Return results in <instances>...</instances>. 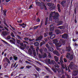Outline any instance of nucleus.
Here are the masks:
<instances>
[{"label": "nucleus", "mask_w": 78, "mask_h": 78, "mask_svg": "<svg viewBox=\"0 0 78 78\" xmlns=\"http://www.w3.org/2000/svg\"><path fill=\"white\" fill-rule=\"evenodd\" d=\"M59 14L58 12H51L49 16V20L50 21H51L53 19L54 20H56V19H58V18H59Z\"/></svg>", "instance_id": "obj_1"}, {"label": "nucleus", "mask_w": 78, "mask_h": 78, "mask_svg": "<svg viewBox=\"0 0 78 78\" xmlns=\"http://www.w3.org/2000/svg\"><path fill=\"white\" fill-rule=\"evenodd\" d=\"M36 5L38 6H40L41 9H44V8L45 10H47V7L45 6V3L44 2H36Z\"/></svg>", "instance_id": "obj_2"}, {"label": "nucleus", "mask_w": 78, "mask_h": 78, "mask_svg": "<svg viewBox=\"0 0 78 78\" xmlns=\"http://www.w3.org/2000/svg\"><path fill=\"white\" fill-rule=\"evenodd\" d=\"M59 42L60 43H58L55 44V46L57 47H61L62 44L63 45H65L66 44L65 40L62 39H60Z\"/></svg>", "instance_id": "obj_3"}, {"label": "nucleus", "mask_w": 78, "mask_h": 78, "mask_svg": "<svg viewBox=\"0 0 78 78\" xmlns=\"http://www.w3.org/2000/svg\"><path fill=\"white\" fill-rule=\"evenodd\" d=\"M69 67L71 70H78V66L76 65H75L73 62H70V64L69 65Z\"/></svg>", "instance_id": "obj_4"}, {"label": "nucleus", "mask_w": 78, "mask_h": 78, "mask_svg": "<svg viewBox=\"0 0 78 78\" xmlns=\"http://www.w3.org/2000/svg\"><path fill=\"white\" fill-rule=\"evenodd\" d=\"M52 69L54 73H56L57 71V72H58L59 75H62V72L60 68H52Z\"/></svg>", "instance_id": "obj_5"}, {"label": "nucleus", "mask_w": 78, "mask_h": 78, "mask_svg": "<svg viewBox=\"0 0 78 78\" xmlns=\"http://www.w3.org/2000/svg\"><path fill=\"white\" fill-rule=\"evenodd\" d=\"M61 66H62V68L61 69H65L66 70V71H67L68 70L69 72H71V71H70V67L69 66H67L68 67V68L67 67V66L66 65L65 66V67H64V65L63 64H62L61 65Z\"/></svg>", "instance_id": "obj_6"}, {"label": "nucleus", "mask_w": 78, "mask_h": 78, "mask_svg": "<svg viewBox=\"0 0 78 78\" xmlns=\"http://www.w3.org/2000/svg\"><path fill=\"white\" fill-rule=\"evenodd\" d=\"M49 35L50 36V38L51 39H54L56 36L55 34H53V32H49Z\"/></svg>", "instance_id": "obj_7"}, {"label": "nucleus", "mask_w": 78, "mask_h": 78, "mask_svg": "<svg viewBox=\"0 0 78 78\" xmlns=\"http://www.w3.org/2000/svg\"><path fill=\"white\" fill-rule=\"evenodd\" d=\"M20 45H21V46H22V47H20V48H21V49L22 50H24V49H25V48H26V47H27V44H24L23 45V43H20Z\"/></svg>", "instance_id": "obj_8"}, {"label": "nucleus", "mask_w": 78, "mask_h": 78, "mask_svg": "<svg viewBox=\"0 0 78 78\" xmlns=\"http://www.w3.org/2000/svg\"><path fill=\"white\" fill-rule=\"evenodd\" d=\"M12 40H9V41L10 43L11 44H14V45H15L16 44V39L13 37L11 38Z\"/></svg>", "instance_id": "obj_9"}, {"label": "nucleus", "mask_w": 78, "mask_h": 78, "mask_svg": "<svg viewBox=\"0 0 78 78\" xmlns=\"http://www.w3.org/2000/svg\"><path fill=\"white\" fill-rule=\"evenodd\" d=\"M68 34H65L62 35V37L64 39H67L68 38Z\"/></svg>", "instance_id": "obj_10"}, {"label": "nucleus", "mask_w": 78, "mask_h": 78, "mask_svg": "<svg viewBox=\"0 0 78 78\" xmlns=\"http://www.w3.org/2000/svg\"><path fill=\"white\" fill-rule=\"evenodd\" d=\"M49 27H51L50 28V30H49L50 31H54L55 28H54V27H53V24H50L49 26Z\"/></svg>", "instance_id": "obj_11"}, {"label": "nucleus", "mask_w": 78, "mask_h": 78, "mask_svg": "<svg viewBox=\"0 0 78 78\" xmlns=\"http://www.w3.org/2000/svg\"><path fill=\"white\" fill-rule=\"evenodd\" d=\"M66 0H63L61 2V5L62 6H66Z\"/></svg>", "instance_id": "obj_12"}, {"label": "nucleus", "mask_w": 78, "mask_h": 78, "mask_svg": "<svg viewBox=\"0 0 78 78\" xmlns=\"http://www.w3.org/2000/svg\"><path fill=\"white\" fill-rule=\"evenodd\" d=\"M42 36H39L36 39V41H41V39H42Z\"/></svg>", "instance_id": "obj_13"}, {"label": "nucleus", "mask_w": 78, "mask_h": 78, "mask_svg": "<svg viewBox=\"0 0 78 78\" xmlns=\"http://www.w3.org/2000/svg\"><path fill=\"white\" fill-rule=\"evenodd\" d=\"M57 6L58 8V11L59 12H61V9H60V8H61V6H60L59 4H58L57 5Z\"/></svg>", "instance_id": "obj_14"}, {"label": "nucleus", "mask_w": 78, "mask_h": 78, "mask_svg": "<svg viewBox=\"0 0 78 78\" xmlns=\"http://www.w3.org/2000/svg\"><path fill=\"white\" fill-rule=\"evenodd\" d=\"M53 53L54 54H56V55L58 56H59V54L58 53V52L56 51H53Z\"/></svg>", "instance_id": "obj_15"}, {"label": "nucleus", "mask_w": 78, "mask_h": 78, "mask_svg": "<svg viewBox=\"0 0 78 78\" xmlns=\"http://www.w3.org/2000/svg\"><path fill=\"white\" fill-rule=\"evenodd\" d=\"M55 33L57 34H59V33H60L61 31H60V30H58V29H56L55 30Z\"/></svg>", "instance_id": "obj_16"}, {"label": "nucleus", "mask_w": 78, "mask_h": 78, "mask_svg": "<svg viewBox=\"0 0 78 78\" xmlns=\"http://www.w3.org/2000/svg\"><path fill=\"white\" fill-rule=\"evenodd\" d=\"M2 33V35L4 36H6V35L8 34H7V31H3Z\"/></svg>", "instance_id": "obj_17"}, {"label": "nucleus", "mask_w": 78, "mask_h": 78, "mask_svg": "<svg viewBox=\"0 0 78 78\" xmlns=\"http://www.w3.org/2000/svg\"><path fill=\"white\" fill-rule=\"evenodd\" d=\"M54 59L56 62H58V61L59 60V58H58V57H57L56 56H54Z\"/></svg>", "instance_id": "obj_18"}, {"label": "nucleus", "mask_w": 78, "mask_h": 78, "mask_svg": "<svg viewBox=\"0 0 78 78\" xmlns=\"http://www.w3.org/2000/svg\"><path fill=\"white\" fill-rule=\"evenodd\" d=\"M2 42H3L5 43V44H6V45H7V46H9V45H9V43L6 42V41L3 40H2Z\"/></svg>", "instance_id": "obj_19"}, {"label": "nucleus", "mask_w": 78, "mask_h": 78, "mask_svg": "<svg viewBox=\"0 0 78 78\" xmlns=\"http://www.w3.org/2000/svg\"><path fill=\"white\" fill-rule=\"evenodd\" d=\"M34 45H35V46H39V42H38L36 41L34 42Z\"/></svg>", "instance_id": "obj_20"}, {"label": "nucleus", "mask_w": 78, "mask_h": 78, "mask_svg": "<svg viewBox=\"0 0 78 78\" xmlns=\"http://www.w3.org/2000/svg\"><path fill=\"white\" fill-rule=\"evenodd\" d=\"M53 42L54 44H56L57 43V42H58V41L57 39H55L53 41Z\"/></svg>", "instance_id": "obj_21"}, {"label": "nucleus", "mask_w": 78, "mask_h": 78, "mask_svg": "<svg viewBox=\"0 0 78 78\" xmlns=\"http://www.w3.org/2000/svg\"><path fill=\"white\" fill-rule=\"evenodd\" d=\"M34 67L36 70L38 71V72H39L41 70V69H40V68H39L37 67L36 66H34Z\"/></svg>", "instance_id": "obj_22"}, {"label": "nucleus", "mask_w": 78, "mask_h": 78, "mask_svg": "<svg viewBox=\"0 0 78 78\" xmlns=\"http://www.w3.org/2000/svg\"><path fill=\"white\" fill-rule=\"evenodd\" d=\"M70 53H67L66 54V58H67L68 59H69V56H70Z\"/></svg>", "instance_id": "obj_23"}, {"label": "nucleus", "mask_w": 78, "mask_h": 78, "mask_svg": "<svg viewBox=\"0 0 78 78\" xmlns=\"http://www.w3.org/2000/svg\"><path fill=\"white\" fill-rule=\"evenodd\" d=\"M48 48L49 49V50L50 51H53V48L51 47H48Z\"/></svg>", "instance_id": "obj_24"}, {"label": "nucleus", "mask_w": 78, "mask_h": 78, "mask_svg": "<svg viewBox=\"0 0 78 78\" xmlns=\"http://www.w3.org/2000/svg\"><path fill=\"white\" fill-rule=\"evenodd\" d=\"M48 22V18L47 17L45 21V23L44 25H47Z\"/></svg>", "instance_id": "obj_25"}, {"label": "nucleus", "mask_w": 78, "mask_h": 78, "mask_svg": "<svg viewBox=\"0 0 78 78\" xmlns=\"http://www.w3.org/2000/svg\"><path fill=\"white\" fill-rule=\"evenodd\" d=\"M55 9V6H52L50 8V9L51 10H53V9Z\"/></svg>", "instance_id": "obj_26"}, {"label": "nucleus", "mask_w": 78, "mask_h": 78, "mask_svg": "<svg viewBox=\"0 0 78 78\" xmlns=\"http://www.w3.org/2000/svg\"><path fill=\"white\" fill-rule=\"evenodd\" d=\"M54 66L55 67V68H59V67H60V66H58V64H55L54 65Z\"/></svg>", "instance_id": "obj_27"}, {"label": "nucleus", "mask_w": 78, "mask_h": 78, "mask_svg": "<svg viewBox=\"0 0 78 78\" xmlns=\"http://www.w3.org/2000/svg\"><path fill=\"white\" fill-rule=\"evenodd\" d=\"M11 39V36L10 35L8 36L6 38V40H9V39Z\"/></svg>", "instance_id": "obj_28"}, {"label": "nucleus", "mask_w": 78, "mask_h": 78, "mask_svg": "<svg viewBox=\"0 0 78 78\" xmlns=\"http://www.w3.org/2000/svg\"><path fill=\"white\" fill-rule=\"evenodd\" d=\"M29 52L30 55H32V54H33V51L31 49H29Z\"/></svg>", "instance_id": "obj_29"}, {"label": "nucleus", "mask_w": 78, "mask_h": 78, "mask_svg": "<svg viewBox=\"0 0 78 78\" xmlns=\"http://www.w3.org/2000/svg\"><path fill=\"white\" fill-rule=\"evenodd\" d=\"M33 55L34 56H36V53L35 50H34L33 51Z\"/></svg>", "instance_id": "obj_30"}, {"label": "nucleus", "mask_w": 78, "mask_h": 78, "mask_svg": "<svg viewBox=\"0 0 78 78\" xmlns=\"http://www.w3.org/2000/svg\"><path fill=\"white\" fill-rule=\"evenodd\" d=\"M44 37H46L47 36H48V33L46 32L45 33H44Z\"/></svg>", "instance_id": "obj_31"}, {"label": "nucleus", "mask_w": 78, "mask_h": 78, "mask_svg": "<svg viewBox=\"0 0 78 78\" xmlns=\"http://www.w3.org/2000/svg\"><path fill=\"white\" fill-rule=\"evenodd\" d=\"M76 11H77V9L76 7L74 9V14L75 15H76Z\"/></svg>", "instance_id": "obj_32"}, {"label": "nucleus", "mask_w": 78, "mask_h": 78, "mask_svg": "<svg viewBox=\"0 0 78 78\" xmlns=\"http://www.w3.org/2000/svg\"><path fill=\"white\" fill-rule=\"evenodd\" d=\"M77 75H78V73L76 71H75L73 73V75H74V76H76Z\"/></svg>", "instance_id": "obj_33"}, {"label": "nucleus", "mask_w": 78, "mask_h": 78, "mask_svg": "<svg viewBox=\"0 0 78 78\" xmlns=\"http://www.w3.org/2000/svg\"><path fill=\"white\" fill-rule=\"evenodd\" d=\"M13 57L15 61H16V60H17L18 58H17V57L15 56H13Z\"/></svg>", "instance_id": "obj_34"}, {"label": "nucleus", "mask_w": 78, "mask_h": 78, "mask_svg": "<svg viewBox=\"0 0 78 78\" xmlns=\"http://www.w3.org/2000/svg\"><path fill=\"white\" fill-rule=\"evenodd\" d=\"M58 28H60V30H62L64 28V26H60L58 27Z\"/></svg>", "instance_id": "obj_35"}, {"label": "nucleus", "mask_w": 78, "mask_h": 78, "mask_svg": "<svg viewBox=\"0 0 78 78\" xmlns=\"http://www.w3.org/2000/svg\"><path fill=\"white\" fill-rule=\"evenodd\" d=\"M49 44L51 47H53V43H51L50 42H48Z\"/></svg>", "instance_id": "obj_36"}, {"label": "nucleus", "mask_w": 78, "mask_h": 78, "mask_svg": "<svg viewBox=\"0 0 78 78\" xmlns=\"http://www.w3.org/2000/svg\"><path fill=\"white\" fill-rule=\"evenodd\" d=\"M39 27V25L34 27V30H36V29H37V28H38V27Z\"/></svg>", "instance_id": "obj_37"}, {"label": "nucleus", "mask_w": 78, "mask_h": 78, "mask_svg": "<svg viewBox=\"0 0 78 78\" xmlns=\"http://www.w3.org/2000/svg\"><path fill=\"white\" fill-rule=\"evenodd\" d=\"M71 51V47H68V48L67 50V51L68 52L70 51Z\"/></svg>", "instance_id": "obj_38"}, {"label": "nucleus", "mask_w": 78, "mask_h": 78, "mask_svg": "<svg viewBox=\"0 0 78 78\" xmlns=\"http://www.w3.org/2000/svg\"><path fill=\"white\" fill-rule=\"evenodd\" d=\"M36 21L37 22H40L41 21V20L40 19H39V18H38L36 20Z\"/></svg>", "instance_id": "obj_39"}, {"label": "nucleus", "mask_w": 78, "mask_h": 78, "mask_svg": "<svg viewBox=\"0 0 78 78\" xmlns=\"http://www.w3.org/2000/svg\"><path fill=\"white\" fill-rule=\"evenodd\" d=\"M4 14L5 16H6V12H7V11L4 10L3 11Z\"/></svg>", "instance_id": "obj_40"}, {"label": "nucleus", "mask_w": 78, "mask_h": 78, "mask_svg": "<svg viewBox=\"0 0 78 78\" xmlns=\"http://www.w3.org/2000/svg\"><path fill=\"white\" fill-rule=\"evenodd\" d=\"M6 61L9 64L10 63V61H9V59L8 58H6Z\"/></svg>", "instance_id": "obj_41"}, {"label": "nucleus", "mask_w": 78, "mask_h": 78, "mask_svg": "<svg viewBox=\"0 0 78 78\" xmlns=\"http://www.w3.org/2000/svg\"><path fill=\"white\" fill-rule=\"evenodd\" d=\"M69 58H70V60H72V59H73V55H71L70 56Z\"/></svg>", "instance_id": "obj_42"}, {"label": "nucleus", "mask_w": 78, "mask_h": 78, "mask_svg": "<svg viewBox=\"0 0 78 78\" xmlns=\"http://www.w3.org/2000/svg\"><path fill=\"white\" fill-rule=\"evenodd\" d=\"M60 63L61 64H63V62H64L62 61V59H61V58H60Z\"/></svg>", "instance_id": "obj_43"}, {"label": "nucleus", "mask_w": 78, "mask_h": 78, "mask_svg": "<svg viewBox=\"0 0 78 78\" xmlns=\"http://www.w3.org/2000/svg\"><path fill=\"white\" fill-rule=\"evenodd\" d=\"M42 56H43V55H41V54H39L38 57L39 58H42Z\"/></svg>", "instance_id": "obj_44"}, {"label": "nucleus", "mask_w": 78, "mask_h": 78, "mask_svg": "<svg viewBox=\"0 0 78 78\" xmlns=\"http://www.w3.org/2000/svg\"><path fill=\"white\" fill-rule=\"evenodd\" d=\"M16 42L17 43V44L19 45V44H20V40H16Z\"/></svg>", "instance_id": "obj_45"}, {"label": "nucleus", "mask_w": 78, "mask_h": 78, "mask_svg": "<svg viewBox=\"0 0 78 78\" xmlns=\"http://www.w3.org/2000/svg\"><path fill=\"white\" fill-rule=\"evenodd\" d=\"M14 75H15V73L14 72H13L11 73L10 76H14Z\"/></svg>", "instance_id": "obj_46"}, {"label": "nucleus", "mask_w": 78, "mask_h": 78, "mask_svg": "<svg viewBox=\"0 0 78 78\" xmlns=\"http://www.w3.org/2000/svg\"><path fill=\"white\" fill-rule=\"evenodd\" d=\"M11 35L12 36V37H15V35H14V34H13V32L11 33Z\"/></svg>", "instance_id": "obj_47"}, {"label": "nucleus", "mask_w": 78, "mask_h": 78, "mask_svg": "<svg viewBox=\"0 0 78 78\" xmlns=\"http://www.w3.org/2000/svg\"><path fill=\"white\" fill-rule=\"evenodd\" d=\"M47 5L48 6H51L52 5V4H51V3H47Z\"/></svg>", "instance_id": "obj_48"}, {"label": "nucleus", "mask_w": 78, "mask_h": 78, "mask_svg": "<svg viewBox=\"0 0 78 78\" xmlns=\"http://www.w3.org/2000/svg\"><path fill=\"white\" fill-rule=\"evenodd\" d=\"M43 56L44 58H46V57H47V54H46V53H44Z\"/></svg>", "instance_id": "obj_49"}, {"label": "nucleus", "mask_w": 78, "mask_h": 78, "mask_svg": "<svg viewBox=\"0 0 78 78\" xmlns=\"http://www.w3.org/2000/svg\"><path fill=\"white\" fill-rule=\"evenodd\" d=\"M23 25H26V24L23 23L22 24H20V26H21V27H22V26H23Z\"/></svg>", "instance_id": "obj_50"}, {"label": "nucleus", "mask_w": 78, "mask_h": 78, "mask_svg": "<svg viewBox=\"0 0 78 78\" xmlns=\"http://www.w3.org/2000/svg\"><path fill=\"white\" fill-rule=\"evenodd\" d=\"M29 42H32V41H34V39H31L30 38L29 39Z\"/></svg>", "instance_id": "obj_51"}, {"label": "nucleus", "mask_w": 78, "mask_h": 78, "mask_svg": "<svg viewBox=\"0 0 78 78\" xmlns=\"http://www.w3.org/2000/svg\"><path fill=\"white\" fill-rule=\"evenodd\" d=\"M24 39L26 41H28V40H29V38L28 37H25L24 38Z\"/></svg>", "instance_id": "obj_52"}, {"label": "nucleus", "mask_w": 78, "mask_h": 78, "mask_svg": "<svg viewBox=\"0 0 78 78\" xmlns=\"http://www.w3.org/2000/svg\"><path fill=\"white\" fill-rule=\"evenodd\" d=\"M44 43L43 42H41V44H40V47H42V45H44Z\"/></svg>", "instance_id": "obj_53"}, {"label": "nucleus", "mask_w": 78, "mask_h": 78, "mask_svg": "<svg viewBox=\"0 0 78 78\" xmlns=\"http://www.w3.org/2000/svg\"><path fill=\"white\" fill-rule=\"evenodd\" d=\"M39 50L40 51V52L41 53H42V51H43V50L42 49H40Z\"/></svg>", "instance_id": "obj_54"}, {"label": "nucleus", "mask_w": 78, "mask_h": 78, "mask_svg": "<svg viewBox=\"0 0 78 78\" xmlns=\"http://www.w3.org/2000/svg\"><path fill=\"white\" fill-rule=\"evenodd\" d=\"M74 22L76 23H77V21L76 20V17H75L74 18Z\"/></svg>", "instance_id": "obj_55"}, {"label": "nucleus", "mask_w": 78, "mask_h": 78, "mask_svg": "<svg viewBox=\"0 0 78 78\" xmlns=\"http://www.w3.org/2000/svg\"><path fill=\"white\" fill-rule=\"evenodd\" d=\"M64 61L65 62H67V60L66 58H64Z\"/></svg>", "instance_id": "obj_56"}, {"label": "nucleus", "mask_w": 78, "mask_h": 78, "mask_svg": "<svg viewBox=\"0 0 78 78\" xmlns=\"http://www.w3.org/2000/svg\"><path fill=\"white\" fill-rule=\"evenodd\" d=\"M33 5H30V6H29V9H31V8H33V7L32 6Z\"/></svg>", "instance_id": "obj_57"}, {"label": "nucleus", "mask_w": 78, "mask_h": 78, "mask_svg": "<svg viewBox=\"0 0 78 78\" xmlns=\"http://www.w3.org/2000/svg\"><path fill=\"white\" fill-rule=\"evenodd\" d=\"M4 28L5 30H6V31H9V30L8 28H7L6 27H5Z\"/></svg>", "instance_id": "obj_58"}, {"label": "nucleus", "mask_w": 78, "mask_h": 78, "mask_svg": "<svg viewBox=\"0 0 78 78\" xmlns=\"http://www.w3.org/2000/svg\"><path fill=\"white\" fill-rule=\"evenodd\" d=\"M34 75L35 77V78H37V74H34Z\"/></svg>", "instance_id": "obj_59"}, {"label": "nucleus", "mask_w": 78, "mask_h": 78, "mask_svg": "<svg viewBox=\"0 0 78 78\" xmlns=\"http://www.w3.org/2000/svg\"><path fill=\"white\" fill-rule=\"evenodd\" d=\"M39 47H37V48L36 49V51H38V50H39Z\"/></svg>", "instance_id": "obj_60"}, {"label": "nucleus", "mask_w": 78, "mask_h": 78, "mask_svg": "<svg viewBox=\"0 0 78 78\" xmlns=\"http://www.w3.org/2000/svg\"><path fill=\"white\" fill-rule=\"evenodd\" d=\"M31 67V66H26V68L27 69H30Z\"/></svg>", "instance_id": "obj_61"}, {"label": "nucleus", "mask_w": 78, "mask_h": 78, "mask_svg": "<svg viewBox=\"0 0 78 78\" xmlns=\"http://www.w3.org/2000/svg\"><path fill=\"white\" fill-rule=\"evenodd\" d=\"M44 41H45V42H47V41H48V39L46 38H45L44 39Z\"/></svg>", "instance_id": "obj_62"}, {"label": "nucleus", "mask_w": 78, "mask_h": 78, "mask_svg": "<svg viewBox=\"0 0 78 78\" xmlns=\"http://www.w3.org/2000/svg\"><path fill=\"white\" fill-rule=\"evenodd\" d=\"M49 78V76H44V78Z\"/></svg>", "instance_id": "obj_63"}, {"label": "nucleus", "mask_w": 78, "mask_h": 78, "mask_svg": "<svg viewBox=\"0 0 78 78\" xmlns=\"http://www.w3.org/2000/svg\"><path fill=\"white\" fill-rule=\"evenodd\" d=\"M67 78H71L70 76H69V75H67Z\"/></svg>", "instance_id": "obj_64"}]
</instances>
